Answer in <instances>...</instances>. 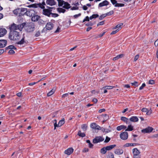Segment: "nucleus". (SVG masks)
<instances>
[{"label": "nucleus", "mask_w": 158, "mask_h": 158, "mask_svg": "<svg viewBox=\"0 0 158 158\" xmlns=\"http://www.w3.org/2000/svg\"><path fill=\"white\" fill-rule=\"evenodd\" d=\"M20 32L17 31H10L8 34V38L11 41L15 42L17 44L22 45L26 43L25 37L23 35L21 38Z\"/></svg>", "instance_id": "nucleus-1"}, {"label": "nucleus", "mask_w": 158, "mask_h": 158, "mask_svg": "<svg viewBox=\"0 0 158 158\" xmlns=\"http://www.w3.org/2000/svg\"><path fill=\"white\" fill-rule=\"evenodd\" d=\"M25 25L24 23L19 25L13 23L9 26L10 31H17L16 30H17L21 31Z\"/></svg>", "instance_id": "nucleus-2"}, {"label": "nucleus", "mask_w": 158, "mask_h": 158, "mask_svg": "<svg viewBox=\"0 0 158 158\" xmlns=\"http://www.w3.org/2000/svg\"><path fill=\"white\" fill-rule=\"evenodd\" d=\"M35 12L33 10H30L29 12L27 13V15L28 16L31 17V19L32 21L36 22L40 18V16L35 14Z\"/></svg>", "instance_id": "nucleus-3"}, {"label": "nucleus", "mask_w": 158, "mask_h": 158, "mask_svg": "<svg viewBox=\"0 0 158 158\" xmlns=\"http://www.w3.org/2000/svg\"><path fill=\"white\" fill-rule=\"evenodd\" d=\"M48 8L47 9H45L43 10L42 14L45 16H47L48 17H50L51 14V12L52 11V9L53 7H49L47 6Z\"/></svg>", "instance_id": "nucleus-4"}, {"label": "nucleus", "mask_w": 158, "mask_h": 158, "mask_svg": "<svg viewBox=\"0 0 158 158\" xmlns=\"http://www.w3.org/2000/svg\"><path fill=\"white\" fill-rule=\"evenodd\" d=\"M35 29L34 24L32 22L28 23L26 27V30L28 32H31L34 31Z\"/></svg>", "instance_id": "nucleus-5"}, {"label": "nucleus", "mask_w": 158, "mask_h": 158, "mask_svg": "<svg viewBox=\"0 0 158 158\" xmlns=\"http://www.w3.org/2000/svg\"><path fill=\"white\" fill-rule=\"evenodd\" d=\"M104 139L101 136H96L93 139V143H97L102 142L104 140Z\"/></svg>", "instance_id": "nucleus-6"}, {"label": "nucleus", "mask_w": 158, "mask_h": 158, "mask_svg": "<svg viewBox=\"0 0 158 158\" xmlns=\"http://www.w3.org/2000/svg\"><path fill=\"white\" fill-rule=\"evenodd\" d=\"M120 137L121 139L123 140H126L128 138L127 132L126 131H124L121 133L120 134Z\"/></svg>", "instance_id": "nucleus-7"}, {"label": "nucleus", "mask_w": 158, "mask_h": 158, "mask_svg": "<svg viewBox=\"0 0 158 158\" xmlns=\"http://www.w3.org/2000/svg\"><path fill=\"white\" fill-rule=\"evenodd\" d=\"M153 128L151 127H148L147 128L141 130V132L144 134L146 133H149L152 131Z\"/></svg>", "instance_id": "nucleus-8"}, {"label": "nucleus", "mask_w": 158, "mask_h": 158, "mask_svg": "<svg viewBox=\"0 0 158 158\" xmlns=\"http://www.w3.org/2000/svg\"><path fill=\"white\" fill-rule=\"evenodd\" d=\"M90 127L94 129L101 130L102 127L95 123H92L90 125Z\"/></svg>", "instance_id": "nucleus-9"}, {"label": "nucleus", "mask_w": 158, "mask_h": 158, "mask_svg": "<svg viewBox=\"0 0 158 158\" xmlns=\"http://www.w3.org/2000/svg\"><path fill=\"white\" fill-rule=\"evenodd\" d=\"M46 3L51 6L56 5L57 2L55 0H46Z\"/></svg>", "instance_id": "nucleus-10"}, {"label": "nucleus", "mask_w": 158, "mask_h": 158, "mask_svg": "<svg viewBox=\"0 0 158 158\" xmlns=\"http://www.w3.org/2000/svg\"><path fill=\"white\" fill-rule=\"evenodd\" d=\"M7 32V30L5 28L0 27V37L3 36L6 34Z\"/></svg>", "instance_id": "nucleus-11"}, {"label": "nucleus", "mask_w": 158, "mask_h": 158, "mask_svg": "<svg viewBox=\"0 0 158 158\" xmlns=\"http://www.w3.org/2000/svg\"><path fill=\"white\" fill-rule=\"evenodd\" d=\"M73 149L72 148H69L64 151V154L69 156L72 154L73 152Z\"/></svg>", "instance_id": "nucleus-12"}, {"label": "nucleus", "mask_w": 158, "mask_h": 158, "mask_svg": "<svg viewBox=\"0 0 158 158\" xmlns=\"http://www.w3.org/2000/svg\"><path fill=\"white\" fill-rule=\"evenodd\" d=\"M53 24L51 22L47 23L45 26L46 29L48 30H50L53 27Z\"/></svg>", "instance_id": "nucleus-13"}, {"label": "nucleus", "mask_w": 158, "mask_h": 158, "mask_svg": "<svg viewBox=\"0 0 158 158\" xmlns=\"http://www.w3.org/2000/svg\"><path fill=\"white\" fill-rule=\"evenodd\" d=\"M7 41L5 40H0V48H3L6 46Z\"/></svg>", "instance_id": "nucleus-14"}, {"label": "nucleus", "mask_w": 158, "mask_h": 158, "mask_svg": "<svg viewBox=\"0 0 158 158\" xmlns=\"http://www.w3.org/2000/svg\"><path fill=\"white\" fill-rule=\"evenodd\" d=\"M109 2L106 0H105L100 3L98 5V7H102L104 6H107L109 4Z\"/></svg>", "instance_id": "nucleus-15"}, {"label": "nucleus", "mask_w": 158, "mask_h": 158, "mask_svg": "<svg viewBox=\"0 0 158 158\" xmlns=\"http://www.w3.org/2000/svg\"><path fill=\"white\" fill-rule=\"evenodd\" d=\"M27 9L26 8H22L20 9L21 16H23L25 13L27 14V12L29 11H27Z\"/></svg>", "instance_id": "nucleus-16"}, {"label": "nucleus", "mask_w": 158, "mask_h": 158, "mask_svg": "<svg viewBox=\"0 0 158 158\" xmlns=\"http://www.w3.org/2000/svg\"><path fill=\"white\" fill-rule=\"evenodd\" d=\"M132 152L133 154V156L140 155L139 154L140 152L137 148H135L133 149L132 150Z\"/></svg>", "instance_id": "nucleus-17"}, {"label": "nucleus", "mask_w": 158, "mask_h": 158, "mask_svg": "<svg viewBox=\"0 0 158 158\" xmlns=\"http://www.w3.org/2000/svg\"><path fill=\"white\" fill-rule=\"evenodd\" d=\"M123 151L122 149H117L115 150L114 152V153L118 155H120L122 154L123 153Z\"/></svg>", "instance_id": "nucleus-18"}, {"label": "nucleus", "mask_w": 158, "mask_h": 158, "mask_svg": "<svg viewBox=\"0 0 158 158\" xmlns=\"http://www.w3.org/2000/svg\"><path fill=\"white\" fill-rule=\"evenodd\" d=\"M13 13L18 16H21L20 9H16L13 11Z\"/></svg>", "instance_id": "nucleus-19"}, {"label": "nucleus", "mask_w": 158, "mask_h": 158, "mask_svg": "<svg viewBox=\"0 0 158 158\" xmlns=\"http://www.w3.org/2000/svg\"><path fill=\"white\" fill-rule=\"evenodd\" d=\"M130 120L132 122H137L139 120V119L136 116H133L130 118Z\"/></svg>", "instance_id": "nucleus-20"}, {"label": "nucleus", "mask_w": 158, "mask_h": 158, "mask_svg": "<svg viewBox=\"0 0 158 158\" xmlns=\"http://www.w3.org/2000/svg\"><path fill=\"white\" fill-rule=\"evenodd\" d=\"M64 5L63 6V8L66 9H69L70 8V4H69L68 2H65Z\"/></svg>", "instance_id": "nucleus-21"}, {"label": "nucleus", "mask_w": 158, "mask_h": 158, "mask_svg": "<svg viewBox=\"0 0 158 158\" xmlns=\"http://www.w3.org/2000/svg\"><path fill=\"white\" fill-rule=\"evenodd\" d=\"M116 146V145L114 144L107 146L105 147L107 151L110 150Z\"/></svg>", "instance_id": "nucleus-22"}, {"label": "nucleus", "mask_w": 158, "mask_h": 158, "mask_svg": "<svg viewBox=\"0 0 158 158\" xmlns=\"http://www.w3.org/2000/svg\"><path fill=\"white\" fill-rule=\"evenodd\" d=\"M65 123L64 121V118H63L62 119L59 121L58 123V126L59 127H61L63 124H64Z\"/></svg>", "instance_id": "nucleus-23"}, {"label": "nucleus", "mask_w": 158, "mask_h": 158, "mask_svg": "<svg viewBox=\"0 0 158 158\" xmlns=\"http://www.w3.org/2000/svg\"><path fill=\"white\" fill-rule=\"evenodd\" d=\"M123 56V54H121L117 55L116 56L113 58V60H116L118 59L122 58Z\"/></svg>", "instance_id": "nucleus-24"}, {"label": "nucleus", "mask_w": 158, "mask_h": 158, "mask_svg": "<svg viewBox=\"0 0 158 158\" xmlns=\"http://www.w3.org/2000/svg\"><path fill=\"white\" fill-rule=\"evenodd\" d=\"M107 151V149L105 148V147H104L101 149L100 152L102 154H104Z\"/></svg>", "instance_id": "nucleus-25"}, {"label": "nucleus", "mask_w": 158, "mask_h": 158, "mask_svg": "<svg viewBox=\"0 0 158 158\" xmlns=\"http://www.w3.org/2000/svg\"><path fill=\"white\" fill-rule=\"evenodd\" d=\"M58 2V6H62L64 4L65 2L63 0H56Z\"/></svg>", "instance_id": "nucleus-26"}, {"label": "nucleus", "mask_w": 158, "mask_h": 158, "mask_svg": "<svg viewBox=\"0 0 158 158\" xmlns=\"http://www.w3.org/2000/svg\"><path fill=\"white\" fill-rule=\"evenodd\" d=\"M135 143H127L125 144L123 146L124 147H127L129 146H135Z\"/></svg>", "instance_id": "nucleus-27"}, {"label": "nucleus", "mask_w": 158, "mask_h": 158, "mask_svg": "<svg viewBox=\"0 0 158 158\" xmlns=\"http://www.w3.org/2000/svg\"><path fill=\"white\" fill-rule=\"evenodd\" d=\"M77 135L80 137H84L85 136V134L84 133H81V131L78 132Z\"/></svg>", "instance_id": "nucleus-28"}, {"label": "nucleus", "mask_w": 158, "mask_h": 158, "mask_svg": "<svg viewBox=\"0 0 158 158\" xmlns=\"http://www.w3.org/2000/svg\"><path fill=\"white\" fill-rule=\"evenodd\" d=\"M88 126L86 124H84L81 125V128L83 131H85L87 130Z\"/></svg>", "instance_id": "nucleus-29"}, {"label": "nucleus", "mask_w": 158, "mask_h": 158, "mask_svg": "<svg viewBox=\"0 0 158 158\" xmlns=\"http://www.w3.org/2000/svg\"><path fill=\"white\" fill-rule=\"evenodd\" d=\"M57 10V11L60 13H64L66 11L65 9L60 7L58 8Z\"/></svg>", "instance_id": "nucleus-30"}, {"label": "nucleus", "mask_w": 158, "mask_h": 158, "mask_svg": "<svg viewBox=\"0 0 158 158\" xmlns=\"http://www.w3.org/2000/svg\"><path fill=\"white\" fill-rule=\"evenodd\" d=\"M133 129V126L131 125H128L127 128L125 130L126 131H131Z\"/></svg>", "instance_id": "nucleus-31"}, {"label": "nucleus", "mask_w": 158, "mask_h": 158, "mask_svg": "<svg viewBox=\"0 0 158 158\" xmlns=\"http://www.w3.org/2000/svg\"><path fill=\"white\" fill-rule=\"evenodd\" d=\"M103 132H105L106 133H107L111 131V130L109 129L105 128H102L101 130Z\"/></svg>", "instance_id": "nucleus-32"}, {"label": "nucleus", "mask_w": 158, "mask_h": 158, "mask_svg": "<svg viewBox=\"0 0 158 158\" xmlns=\"http://www.w3.org/2000/svg\"><path fill=\"white\" fill-rule=\"evenodd\" d=\"M114 87L112 86H106L103 87L102 89H112Z\"/></svg>", "instance_id": "nucleus-33"}, {"label": "nucleus", "mask_w": 158, "mask_h": 158, "mask_svg": "<svg viewBox=\"0 0 158 158\" xmlns=\"http://www.w3.org/2000/svg\"><path fill=\"white\" fill-rule=\"evenodd\" d=\"M6 49H14L16 50L17 49L13 45H10L8 47L6 48Z\"/></svg>", "instance_id": "nucleus-34"}, {"label": "nucleus", "mask_w": 158, "mask_h": 158, "mask_svg": "<svg viewBox=\"0 0 158 158\" xmlns=\"http://www.w3.org/2000/svg\"><path fill=\"white\" fill-rule=\"evenodd\" d=\"M123 24L122 23H119L115 27L113 28V29H116L117 28H118V29H119L120 28H122L121 26L123 25Z\"/></svg>", "instance_id": "nucleus-35"}, {"label": "nucleus", "mask_w": 158, "mask_h": 158, "mask_svg": "<svg viewBox=\"0 0 158 158\" xmlns=\"http://www.w3.org/2000/svg\"><path fill=\"white\" fill-rule=\"evenodd\" d=\"M55 89H52L47 94V96L49 97L52 95L55 92Z\"/></svg>", "instance_id": "nucleus-36"}, {"label": "nucleus", "mask_w": 158, "mask_h": 158, "mask_svg": "<svg viewBox=\"0 0 158 158\" xmlns=\"http://www.w3.org/2000/svg\"><path fill=\"white\" fill-rule=\"evenodd\" d=\"M86 142L87 143H88L89 147L90 148H92L94 145L91 143L90 141L89 140H87L86 141Z\"/></svg>", "instance_id": "nucleus-37"}, {"label": "nucleus", "mask_w": 158, "mask_h": 158, "mask_svg": "<svg viewBox=\"0 0 158 158\" xmlns=\"http://www.w3.org/2000/svg\"><path fill=\"white\" fill-rule=\"evenodd\" d=\"M102 116L103 117L105 121H106L109 119V116L107 114H102Z\"/></svg>", "instance_id": "nucleus-38"}, {"label": "nucleus", "mask_w": 158, "mask_h": 158, "mask_svg": "<svg viewBox=\"0 0 158 158\" xmlns=\"http://www.w3.org/2000/svg\"><path fill=\"white\" fill-rule=\"evenodd\" d=\"M114 155L112 152H110L108 153L107 158H114Z\"/></svg>", "instance_id": "nucleus-39"}, {"label": "nucleus", "mask_w": 158, "mask_h": 158, "mask_svg": "<svg viewBox=\"0 0 158 158\" xmlns=\"http://www.w3.org/2000/svg\"><path fill=\"white\" fill-rule=\"evenodd\" d=\"M121 119L122 121H124V122L127 123L128 121V119L127 118L125 117H121Z\"/></svg>", "instance_id": "nucleus-40"}, {"label": "nucleus", "mask_w": 158, "mask_h": 158, "mask_svg": "<svg viewBox=\"0 0 158 158\" xmlns=\"http://www.w3.org/2000/svg\"><path fill=\"white\" fill-rule=\"evenodd\" d=\"M125 6V4L123 3H116V4L114 6L115 7H123L124 6Z\"/></svg>", "instance_id": "nucleus-41"}, {"label": "nucleus", "mask_w": 158, "mask_h": 158, "mask_svg": "<svg viewBox=\"0 0 158 158\" xmlns=\"http://www.w3.org/2000/svg\"><path fill=\"white\" fill-rule=\"evenodd\" d=\"M114 13V11L113 10H112L109 11V12H108L106 14V16H109L113 14Z\"/></svg>", "instance_id": "nucleus-42"}, {"label": "nucleus", "mask_w": 158, "mask_h": 158, "mask_svg": "<svg viewBox=\"0 0 158 158\" xmlns=\"http://www.w3.org/2000/svg\"><path fill=\"white\" fill-rule=\"evenodd\" d=\"M106 16V14H102L99 16V19L100 20H101L102 19H103Z\"/></svg>", "instance_id": "nucleus-43"}, {"label": "nucleus", "mask_w": 158, "mask_h": 158, "mask_svg": "<svg viewBox=\"0 0 158 158\" xmlns=\"http://www.w3.org/2000/svg\"><path fill=\"white\" fill-rule=\"evenodd\" d=\"M51 16L52 17L56 18L59 16L58 14L56 13H53L51 12Z\"/></svg>", "instance_id": "nucleus-44"}, {"label": "nucleus", "mask_w": 158, "mask_h": 158, "mask_svg": "<svg viewBox=\"0 0 158 158\" xmlns=\"http://www.w3.org/2000/svg\"><path fill=\"white\" fill-rule=\"evenodd\" d=\"M152 113V110L151 109H150L149 110H148L146 114L147 115H150Z\"/></svg>", "instance_id": "nucleus-45"}, {"label": "nucleus", "mask_w": 158, "mask_h": 158, "mask_svg": "<svg viewBox=\"0 0 158 158\" xmlns=\"http://www.w3.org/2000/svg\"><path fill=\"white\" fill-rule=\"evenodd\" d=\"M138 82L135 81H134V82L131 83V84L132 86H135L136 87H137L138 86Z\"/></svg>", "instance_id": "nucleus-46"}, {"label": "nucleus", "mask_w": 158, "mask_h": 158, "mask_svg": "<svg viewBox=\"0 0 158 158\" xmlns=\"http://www.w3.org/2000/svg\"><path fill=\"white\" fill-rule=\"evenodd\" d=\"M110 138L108 137V136H106V139L104 141V142L107 143L110 140Z\"/></svg>", "instance_id": "nucleus-47"}, {"label": "nucleus", "mask_w": 158, "mask_h": 158, "mask_svg": "<svg viewBox=\"0 0 158 158\" xmlns=\"http://www.w3.org/2000/svg\"><path fill=\"white\" fill-rule=\"evenodd\" d=\"M155 81L153 80H150L148 81L149 84L153 85L155 84Z\"/></svg>", "instance_id": "nucleus-48"}, {"label": "nucleus", "mask_w": 158, "mask_h": 158, "mask_svg": "<svg viewBox=\"0 0 158 158\" xmlns=\"http://www.w3.org/2000/svg\"><path fill=\"white\" fill-rule=\"evenodd\" d=\"M38 21V23L39 24L41 25L44 23V21L41 19H39Z\"/></svg>", "instance_id": "nucleus-49"}, {"label": "nucleus", "mask_w": 158, "mask_h": 158, "mask_svg": "<svg viewBox=\"0 0 158 158\" xmlns=\"http://www.w3.org/2000/svg\"><path fill=\"white\" fill-rule=\"evenodd\" d=\"M122 127V125L118 126L117 127L116 129L118 131H119L123 129V127Z\"/></svg>", "instance_id": "nucleus-50"}, {"label": "nucleus", "mask_w": 158, "mask_h": 158, "mask_svg": "<svg viewBox=\"0 0 158 158\" xmlns=\"http://www.w3.org/2000/svg\"><path fill=\"white\" fill-rule=\"evenodd\" d=\"M119 29H117L115 31H113L110 33L111 35H113L116 34L117 32L118 31Z\"/></svg>", "instance_id": "nucleus-51"}, {"label": "nucleus", "mask_w": 158, "mask_h": 158, "mask_svg": "<svg viewBox=\"0 0 158 158\" xmlns=\"http://www.w3.org/2000/svg\"><path fill=\"white\" fill-rule=\"evenodd\" d=\"M39 6L41 9H45V6H43L41 3H40L38 4Z\"/></svg>", "instance_id": "nucleus-52"}, {"label": "nucleus", "mask_w": 158, "mask_h": 158, "mask_svg": "<svg viewBox=\"0 0 158 158\" xmlns=\"http://www.w3.org/2000/svg\"><path fill=\"white\" fill-rule=\"evenodd\" d=\"M86 21H89V18L88 16H86L85 18L83 19L82 23H83Z\"/></svg>", "instance_id": "nucleus-53"}, {"label": "nucleus", "mask_w": 158, "mask_h": 158, "mask_svg": "<svg viewBox=\"0 0 158 158\" xmlns=\"http://www.w3.org/2000/svg\"><path fill=\"white\" fill-rule=\"evenodd\" d=\"M15 53V52L12 49H10V50L8 52V53L10 55L14 54Z\"/></svg>", "instance_id": "nucleus-54"}, {"label": "nucleus", "mask_w": 158, "mask_h": 158, "mask_svg": "<svg viewBox=\"0 0 158 158\" xmlns=\"http://www.w3.org/2000/svg\"><path fill=\"white\" fill-rule=\"evenodd\" d=\"M146 86V84L145 83H143L142 85L139 87V90H141L143 88Z\"/></svg>", "instance_id": "nucleus-55"}, {"label": "nucleus", "mask_w": 158, "mask_h": 158, "mask_svg": "<svg viewBox=\"0 0 158 158\" xmlns=\"http://www.w3.org/2000/svg\"><path fill=\"white\" fill-rule=\"evenodd\" d=\"M40 34V32L39 31H38L35 34V36L36 37H38L39 36Z\"/></svg>", "instance_id": "nucleus-56"}, {"label": "nucleus", "mask_w": 158, "mask_h": 158, "mask_svg": "<svg viewBox=\"0 0 158 158\" xmlns=\"http://www.w3.org/2000/svg\"><path fill=\"white\" fill-rule=\"evenodd\" d=\"M89 151V149L88 148H84L83 150H82V152H88Z\"/></svg>", "instance_id": "nucleus-57"}, {"label": "nucleus", "mask_w": 158, "mask_h": 158, "mask_svg": "<svg viewBox=\"0 0 158 158\" xmlns=\"http://www.w3.org/2000/svg\"><path fill=\"white\" fill-rule=\"evenodd\" d=\"M93 19H96L99 17V15L98 14H93L92 15Z\"/></svg>", "instance_id": "nucleus-58"}, {"label": "nucleus", "mask_w": 158, "mask_h": 158, "mask_svg": "<svg viewBox=\"0 0 158 158\" xmlns=\"http://www.w3.org/2000/svg\"><path fill=\"white\" fill-rule=\"evenodd\" d=\"M81 15V13H79L78 14L74 15L73 16L74 17L75 19L77 18L78 17L80 16Z\"/></svg>", "instance_id": "nucleus-59"}, {"label": "nucleus", "mask_w": 158, "mask_h": 158, "mask_svg": "<svg viewBox=\"0 0 158 158\" xmlns=\"http://www.w3.org/2000/svg\"><path fill=\"white\" fill-rule=\"evenodd\" d=\"M79 7H78L73 6L71 8L72 10H75L78 9Z\"/></svg>", "instance_id": "nucleus-60"}, {"label": "nucleus", "mask_w": 158, "mask_h": 158, "mask_svg": "<svg viewBox=\"0 0 158 158\" xmlns=\"http://www.w3.org/2000/svg\"><path fill=\"white\" fill-rule=\"evenodd\" d=\"M139 56L138 55H136L134 58V61H136L139 58Z\"/></svg>", "instance_id": "nucleus-61"}, {"label": "nucleus", "mask_w": 158, "mask_h": 158, "mask_svg": "<svg viewBox=\"0 0 158 158\" xmlns=\"http://www.w3.org/2000/svg\"><path fill=\"white\" fill-rule=\"evenodd\" d=\"M110 1L113 5H115L117 3V2L116 0H110Z\"/></svg>", "instance_id": "nucleus-62"}, {"label": "nucleus", "mask_w": 158, "mask_h": 158, "mask_svg": "<svg viewBox=\"0 0 158 158\" xmlns=\"http://www.w3.org/2000/svg\"><path fill=\"white\" fill-rule=\"evenodd\" d=\"M104 21H103L100 22L98 24L97 26H98L99 25H103L104 24Z\"/></svg>", "instance_id": "nucleus-63"}, {"label": "nucleus", "mask_w": 158, "mask_h": 158, "mask_svg": "<svg viewBox=\"0 0 158 158\" xmlns=\"http://www.w3.org/2000/svg\"><path fill=\"white\" fill-rule=\"evenodd\" d=\"M154 45L155 47H157L158 46V39H157L154 43Z\"/></svg>", "instance_id": "nucleus-64"}]
</instances>
